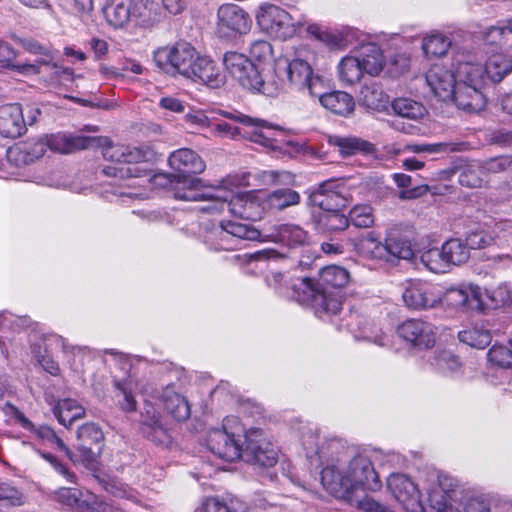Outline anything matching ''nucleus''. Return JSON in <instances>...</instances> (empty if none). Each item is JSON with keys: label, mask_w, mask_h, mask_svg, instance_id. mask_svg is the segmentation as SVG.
Returning a JSON list of instances; mask_svg holds the SVG:
<instances>
[{"label": "nucleus", "mask_w": 512, "mask_h": 512, "mask_svg": "<svg viewBox=\"0 0 512 512\" xmlns=\"http://www.w3.org/2000/svg\"><path fill=\"white\" fill-rule=\"evenodd\" d=\"M103 157L113 163L103 169L105 175L118 179L137 178L143 182L153 180L156 184L169 186L174 197L179 200L203 203L204 199L178 196L179 190L186 191L192 188L190 181H198L197 188L201 190L213 187L203 184L200 178L194 176L202 173L206 165L202 158L191 149L182 148L170 154L168 162L176 172L173 174H152V166L157 159V154L149 146L109 145L104 148Z\"/></svg>", "instance_id": "f257e3e1"}, {"label": "nucleus", "mask_w": 512, "mask_h": 512, "mask_svg": "<svg viewBox=\"0 0 512 512\" xmlns=\"http://www.w3.org/2000/svg\"><path fill=\"white\" fill-rule=\"evenodd\" d=\"M301 442L308 459L322 461L321 485L336 499L353 502L358 491L381 489L382 483L367 455L349 456L340 440L327 439L312 428L302 432Z\"/></svg>", "instance_id": "f03ea898"}, {"label": "nucleus", "mask_w": 512, "mask_h": 512, "mask_svg": "<svg viewBox=\"0 0 512 512\" xmlns=\"http://www.w3.org/2000/svg\"><path fill=\"white\" fill-rule=\"evenodd\" d=\"M455 478L436 469L420 471L417 481L403 473H393L387 488L406 512H439L445 493L452 491Z\"/></svg>", "instance_id": "7ed1b4c3"}, {"label": "nucleus", "mask_w": 512, "mask_h": 512, "mask_svg": "<svg viewBox=\"0 0 512 512\" xmlns=\"http://www.w3.org/2000/svg\"><path fill=\"white\" fill-rule=\"evenodd\" d=\"M348 281L346 269L336 265L327 266L321 270L317 282L306 276L291 278V297L311 307L318 318L325 319L341 310V289Z\"/></svg>", "instance_id": "20e7f679"}, {"label": "nucleus", "mask_w": 512, "mask_h": 512, "mask_svg": "<svg viewBox=\"0 0 512 512\" xmlns=\"http://www.w3.org/2000/svg\"><path fill=\"white\" fill-rule=\"evenodd\" d=\"M197 182L190 181L192 188L186 191L179 190L178 196L204 199L205 204L198 206V211L219 214L227 208L232 215L243 219L256 221L262 218L266 206L254 191L236 193L224 183L201 190L197 188Z\"/></svg>", "instance_id": "39448f33"}, {"label": "nucleus", "mask_w": 512, "mask_h": 512, "mask_svg": "<svg viewBox=\"0 0 512 512\" xmlns=\"http://www.w3.org/2000/svg\"><path fill=\"white\" fill-rule=\"evenodd\" d=\"M221 115L243 125L242 130L226 121L211 120L210 131L214 136L222 138H236L240 134L247 136L252 142L258 143L273 151L288 154L299 153L303 146L293 140L278 139L275 137L276 129L259 118H252L240 112L221 111Z\"/></svg>", "instance_id": "423d86ee"}, {"label": "nucleus", "mask_w": 512, "mask_h": 512, "mask_svg": "<svg viewBox=\"0 0 512 512\" xmlns=\"http://www.w3.org/2000/svg\"><path fill=\"white\" fill-rule=\"evenodd\" d=\"M223 64L232 78L251 92L274 97L281 91V81L270 69L257 67L242 53L226 52L223 56Z\"/></svg>", "instance_id": "0eeeda50"}, {"label": "nucleus", "mask_w": 512, "mask_h": 512, "mask_svg": "<svg viewBox=\"0 0 512 512\" xmlns=\"http://www.w3.org/2000/svg\"><path fill=\"white\" fill-rule=\"evenodd\" d=\"M458 82L453 89V100L459 109L479 112L486 106L483 93L484 70L481 63L458 60Z\"/></svg>", "instance_id": "6e6552de"}, {"label": "nucleus", "mask_w": 512, "mask_h": 512, "mask_svg": "<svg viewBox=\"0 0 512 512\" xmlns=\"http://www.w3.org/2000/svg\"><path fill=\"white\" fill-rule=\"evenodd\" d=\"M255 20L263 33L279 40L293 38L306 23L303 15H292L283 7L269 2L257 7Z\"/></svg>", "instance_id": "1a4fd4ad"}, {"label": "nucleus", "mask_w": 512, "mask_h": 512, "mask_svg": "<svg viewBox=\"0 0 512 512\" xmlns=\"http://www.w3.org/2000/svg\"><path fill=\"white\" fill-rule=\"evenodd\" d=\"M243 426L237 416H228L222 427L211 428L207 432L206 445L218 458L228 462L242 457L245 440Z\"/></svg>", "instance_id": "9d476101"}, {"label": "nucleus", "mask_w": 512, "mask_h": 512, "mask_svg": "<svg viewBox=\"0 0 512 512\" xmlns=\"http://www.w3.org/2000/svg\"><path fill=\"white\" fill-rule=\"evenodd\" d=\"M110 354L123 376L115 375L113 384L116 389L117 404L124 412L137 410L136 394L139 392V382L135 375L131 374L132 362L129 356L116 350H106Z\"/></svg>", "instance_id": "9b49d317"}, {"label": "nucleus", "mask_w": 512, "mask_h": 512, "mask_svg": "<svg viewBox=\"0 0 512 512\" xmlns=\"http://www.w3.org/2000/svg\"><path fill=\"white\" fill-rule=\"evenodd\" d=\"M281 68L285 70L288 82L299 91H307L312 96L327 89L325 79L314 73L311 65L299 57L278 60L276 71Z\"/></svg>", "instance_id": "f8f14e48"}, {"label": "nucleus", "mask_w": 512, "mask_h": 512, "mask_svg": "<svg viewBox=\"0 0 512 512\" xmlns=\"http://www.w3.org/2000/svg\"><path fill=\"white\" fill-rule=\"evenodd\" d=\"M200 56L188 42L179 41L172 46L159 47L153 53L155 64L161 69L171 67L184 77L193 73V66Z\"/></svg>", "instance_id": "ddd939ff"}, {"label": "nucleus", "mask_w": 512, "mask_h": 512, "mask_svg": "<svg viewBox=\"0 0 512 512\" xmlns=\"http://www.w3.org/2000/svg\"><path fill=\"white\" fill-rule=\"evenodd\" d=\"M243 458L245 461L264 468L273 467L278 462V448L270 442L258 428L245 431Z\"/></svg>", "instance_id": "4468645a"}, {"label": "nucleus", "mask_w": 512, "mask_h": 512, "mask_svg": "<svg viewBox=\"0 0 512 512\" xmlns=\"http://www.w3.org/2000/svg\"><path fill=\"white\" fill-rule=\"evenodd\" d=\"M77 453H72L74 463L81 462L86 468L95 470L101 454L104 434L95 423H85L77 430Z\"/></svg>", "instance_id": "2eb2a0df"}, {"label": "nucleus", "mask_w": 512, "mask_h": 512, "mask_svg": "<svg viewBox=\"0 0 512 512\" xmlns=\"http://www.w3.org/2000/svg\"><path fill=\"white\" fill-rule=\"evenodd\" d=\"M27 49L31 53L41 54L42 56L33 62L14 64L13 70L26 76L43 74L48 76L50 81H62L72 78V70L53 62L52 57L44 51L45 49L41 45L30 43Z\"/></svg>", "instance_id": "dca6fc26"}, {"label": "nucleus", "mask_w": 512, "mask_h": 512, "mask_svg": "<svg viewBox=\"0 0 512 512\" xmlns=\"http://www.w3.org/2000/svg\"><path fill=\"white\" fill-rule=\"evenodd\" d=\"M252 26L249 14L236 4H223L217 11V33L223 38L247 34Z\"/></svg>", "instance_id": "f3484780"}, {"label": "nucleus", "mask_w": 512, "mask_h": 512, "mask_svg": "<svg viewBox=\"0 0 512 512\" xmlns=\"http://www.w3.org/2000/svg\"><path fill=\"white\" fill-rule=\"evenodd\" d=\"M442 290L424 281L407 282L402 293L405 306L409 309L422 311L438 307L441 304Z\"/></svg>", "instance_id": "a211bd4d"}, {"label": "nucleus", "mask_w": 512, "mask_h": 512, "mask_svg": "<svg viewBox=\"0 0 512 512\" xmlns=\"http://www.w3.org/2000/svg\"><path fill=\"white\" fill-rule=\"evenodd\" d=\"M471 55H458L455 59L454 71L446 69L441 65H433L426 74V82L433 93L442 101L452 98L453 89L458 82V60H471Z\"/></svg>", "instance_id": "6ab92c4d"}, {"label": "nucleus", "mask_w": 512, "mask_h": 512, "mask_svg": "<svg viewBox=\"0 0 512 512\" xmlns=\"http://www.w3.org/2000/svg\"><path fill=\"white\" fill-rule=\"evenodd\" d=\"M482 288L475 284H461L442 291L441 304L452 309L483 310Z\"/></svg>", "instance_id": "aec40b11"}, {"label": "nucleus", "mask_w": 512, "mask_h": 512, "mask_svg": "<svg viewBox=\"0 0 512 512\" xmlns=\"http://www.w3.org/2000/svg\"><path fill=\"white\" fill-rule=\"evenodd\" d=\"M399 336L417 349H428L436 341V327L422 319H408L398 326Z\"/></svg>", "instance_id": "412c9836"}, {"label": "nucleus", "mask_w": 512, "mask_h": 512, "mask_svg": "<svg viewBox=\"0 0 512 512\" xmlns=\"http://www.w3.org/2000/svg\"><path fill=\"white\" fill-rule=\"evenodd\" d=\"M343 191L344 185L340 180L329 179L318 184L311 192L310 200L322 211L341 210L348 203Z\"/></svg>", "instance_id": "4be33fe9"}, {"label": "nucleus", "mask_w": 512, "mask_h": 512, "mask_svg": "<svg viewBox=\"0 0 512 512\" xmlns=\"http://www.w3.org/2000/svg\"><path fill=\"white\" fill-rule=\"evenodd\" d=\"M95 144L103 145L102 151L112 143L107 139L88 137L80 134L58 132L47 137V146L56 152L69 154L77 150L87 149Z\"/></svg>", "instance_id": "5701e85b"}, {"label": "nucleus", "mask_w": 512, "mask_h": 512, "mask_svg": "<svg viewBox=\"0 0 512 512\" xmlns=\"http://www.w3.org/2000/svg\"><path fill=\"white\" fill-rule=\"evenodd\" d=\"M452 489L445 493L443 509L439 512H491L490 504L485 498L464 497L456 480Z\"/></svg>", "instance_id": "b1692460"}, {"label": "nucleus", "mask_w": 512, "mask_h": 512, "mask_svg": "<svg viewBox=\"0 0 512 512\" xmlns=\"http://www.w3.org/2000/svg\"><path fill=\"white\" fill-rule=\"evenodd\" d=\"M425 362L434 373L444 377H456L462 373L463 364L453 351L436 348L425 355Z\"/></svg>", "instance_id": "393cba45"}, {"label": "nucleus", "mask_w": 512, "mask_h": 512, "mask_svg": "<svg viewBox=\"0 0 512 512\" xmlns=\"http://www.w3.org/2000/svg\"><path fill=\"white\" fill-rule=\"evenodd\" d=\"M186 78L203 84L211 89H218L225 84V75L217 64L208 57L200 56L193 66V73Z\"/></svg>", "instance_id": "a878e982"}, {"label": "nucleus", "mask_w": 512, "mask_h": 512, "mask_svg": "<svg viewBox=\"0 0 512 512\" xmlns=\"http://www.w3.org/2000/svg\"><path fill=\"white\" fill-rule=\"evenodd\" d=\"M349 318L351 321L347 323V328L352 333H355L356 339H364L380 347H389L391 345V336L374 323L362 319L356 313H351Z\"/></svg>", "instance_id": "bb28decb"}, {"label": "nucleus", "mask_w": 512, "mask_h": 512, "mask_svg": "<svg viewBox=\"0 0 512 512\" xmlns=\"http://www.w3.org/2000/svg\"><path fill=\"white\" fill-rule=\"evenodd\" d=\"M26 131V121L20 104L12 103L0 107V134L17 138Z\"/></svg>", "instance_id": "cd10ccee"}, {"label": "nucleus", "mask_w": 512, "mask_h": 512, "mask_svg": "<svg viewBox=\"0 0 512 512\" xmlns=\"http://www.w3.org/2000/svg\"><path fill=\"white\" fill-rule=\"evenodd\" d=\"M157 399L168 415L175 421H186L191 414V408L186 397L176 392L173 385H167L157 392Z\"/></svg>", "instance_id": "c85d7f7f"}, {"label": "nucleus", "mask_w": 512, "mask_h": 512, "mask_svg": "<svg viewBox=\"0 0 512 512\" xmlns=\"http://www.w3.org/2000/svg\"><path fill=\"white\" fill-rule=\"evenodd\" d=\"M265 237L289 248L304 247L310 243L309 233L301 226L294 223H284L274 226L272 231Z\"/></svg>", "instance_id": "c756f323"}, {"label": "nucleus", "mask_w": 512, "mask_h": 512, "mask_svg": "<svg viewBox=\"0 0 512 512\" xmlns=\"http://www.w3.org/2000/svg\"><path fill=\"white\" fill-rule=\"evenodd\" d=\"M133 22L143 28L156 26L164 17L163 8L156 0H133Z\"/></svg>", "instance_id": "7c9ffc66"}, {"label": "nucleus", "mask_w": 512, "mask_h": 512, "mask_svg": "<svg viewBox=\"0 0 512 512\" xmlns=\"http://www.w3.org/2000/svg\"><path fill=\"white\" fill-rule=\"evenodd\" d=\"M16 419L24 429L34 433V435L43 443L63 451L71 461H75L72 452L51 427L46 425L36 427L27 417L24 416V414L20 412H17Z\"/></svg>", "instance_id": "2f4dec72"}, {"label": "nucleus", "mask_w": 512, "mask_h": 512, "mask_svg": "<svg viewBox=\"0 0 512 512\" xmlns=\"http://www.w3.org/2000/svg\"><path fill=\"white\" fill-rule=\"evenodd\" d=\"M325 91L326 90H323L319 94H312L311 97H317L321 105L334 114L347 116L353 112L355 103L350 94L343 91H332L328 93Z\"/></svg>", "instance_id": "473e14b6"}, {"label": "nucleus", "mask_w": 512, "mask_h": 512, "mask_svg": "<svg viewBox=\"0 0 512 512\" xmlns=\"http://www.w3.org/2000/svg\"><path fill=\"white\" fill-rule=\"evenodd\" d=\"M307 31L327 46L338 49L347 47L355 35V32L351 28L330 30L324 29L317 24L308 25Z\"/></svg>", "instance_id": "72a5a7b5"}, {"label": "nucleus", "mask_w": 512, "mask_h": 512, "mask_svg": "<svg viewBox=\"0 0 512 512\" xmlns=\"http://www.w3.org/2000/svg\"><path fill=\"white\" fill-rule=\"evenodd\" d=\"M142 430L143 433L154 442L166 444L170 440V436L163 426L159 414L148 403L145 404Z\"/></svg>", "instance_id": "f704fd0d"}, {"label": "nucleus", "mask_w": 512, "mask_h": 512, "mask_svg": "<svg viewBox=\"0 0 512 512\" xmlns=\"http://www.w3.org/2000/svg\"><path fill=\"white\" fill-rule=\"evenodd\" d=\"M482 67L484 78L488 77L493 82H499L512 72V56L503 51H493Z\"/></svg>", "instance_id": "c9c22d12"}, {"label": "nucleus", "mask_w": 512, "mask_h": 512, "mask_svg": "<svg viewBox=\"0 0 512 512\" xmlns=\"http://www.w3.org/2000/svg\"><path fill=\"white\" fill-rule=\"evenodd\" d=\"M52 411L58 422L65 427L85 416L84 407L72 398L58 400L53 406Z\"/></svg>", "instance_id": "e433bc0d"}, {"label": "nucleus", "mask_w": 512, "mask_h": 512, "mask_svg": "<svg viewBox=\"0 0 512 512\" xmlns=\"http://www.w3.org/2000/svg\"><path fill=\"white\" fill-rule=\"evenodd\" d=\"M358 254L370 260L388 261L387 237L382 243L374 232L368 233L356 246Z\"/></svg>", "instance_id": "4c0bfd02"}, {"label": "nucleus", "mask_w": 512, "mask_h": 512, "mask_svg": "<svg viewBox=\"0 0 512 512\" xmlns=\"http://www.w3.org/2000/svg\"><path fill=\"white\" fill-rule=\"evenodd\" d=\"M133 0H110L105 7L106 20L114 27H123L129 21H133Z\"/></svg>", "instance_id": "58836bf2"}, {"label": "nucleus", "mask_w": 512, "mask_h": 512, "mask_svg": "<svg viewBox=\"0 0 512 512\" xmlns=\"http://www.w3.org/2000/svg\"><path fill=\"white\" fill-rule=\"evenodd\" d=\"M357 57L364 73L377 76L382 71L384 56L378 45L370 43L363 46Z\"/></svg>", "instance_id": "ea45409f"}, {"label": "nucleus", "mask_w": 512, "mask_h": 512, "mask_svg": "<svg viewBox=\"0 0 512 512\" xmlns=\"http://www.w3.org/2000/svg\"><path fill=\"white\" fill-rule=\"evenodd\" d=\"M300 194L290 188H281L272 191L264 200L266 209L281 211L300 203Z\"/></svg>", "instance_id": "a19ab883"}, {"label": "nucleus", "mask_w": 512, "mask_h": 512, "mask_svg": "<svg viewBox=\"0 0 512 512\" xmlns=\"http://www.w3.org/2000/svg\"><path fill=\"white\" fill-rule=\"evenodd\" d=\"M348 226L349 220L340 210L322 211L316 218V229L322 233L343 231Z\"/></svg>", "instance_id": "79ce46f5"}, {"label": "nucleus", "mask_w": 512, "mask_h": 512, "mask_svg": "<svg viewBox=\"0 0 512 512\" xmlns=\"http://www.w3.org/2000/svg\"><path fill=\"white\" fill-rule=\"evenodd\" d=\"M330 143L338 147L343 156H351L359 152L368 154L374 151L373 144L357 137L335 136L331 138Z\"/></svg>", "instance_id": "37998d69"}, {"label": "nucleus", "mask_w": 512, "mask_h": 512, "mask_svg": "<svg viewBox=\"0 0 512 512\" xmlns=\"http://www.w3.org/2000/svg\"><path fill=\"white\" fill-rule=\"evenodd\" d=\"M360 59L357 56H345L338 64L339 79L352 85L361 80L364 75Z\"/></svg>", "instance_id": "c03bdc74"}, {"label": "nucleus", "mask_w": 512, "mask_h": 512, "mask_svg": "<svg viewBox=\"0 0 512 512\" xmlns=\"http://www.w3.org/2000/svg\"><path fill=\"white\" fill-rule=\"evenodd\" d=\"M388 259L390 256L408 260L413 257V249L410 241L403 237L397 230H391L387 234Z\"/></svg>", "instance_id": "a18cd8bd"}, {"label": "nucleus", "mask_w": 512, "mask_h": 512, "mask_svg": "<svg viewBox=\"0 0 512 512\" xmlns=\"http://www.w3.org/2000/svg\"><path fill=\"white\" fill-rule=\"evenodd\" d=\"M442 253H444L447 264L460 265L465 263L470 257V249L466 242L460 239H450L442 245Z\"/></svg>", "instance_id": "49530a36"}, {"label": "nucleus", "mask_w": 512, "mask_h": 512, "mask_svg": "<svg viewBox=\"0 0 512 512\" xmlns=\"http://www.w3.org/2000/svg\"><path fill=\"white\" fill-rule=\"evenodd\" d=\"M392 108L397 115L411 120L421 119L426 114L424 105L411 98L395 99L392 102Z\"/></svg>", "instance_id": "de8ad7c7"}, {"label": "nucleus", "mask_w": 512, "mask_h": 512, "mask_svg": "<svg viewBox=\"0 0 512 512\" xmlns=\"http://www.w3.org/2000/svg\"><path fill=\"white\" fill-rule=\"evenodd\" d=\"M392 177L397 186L402 188V190L397 193V197L400 200L416 199L429 191L428 185H419L409 188L412 178L404 173H394Z\"/></svg>", "instance_id": "09e8293b"}, {"label": "nucleus", "mask_w": 512, "mask_h": 512, "mask_svg": "<svg viewBox=\"0 0 512 512\" xmlns=\"http://www.w3.org/2000/svg\"><path fill=\"white\" fill-rule=\"evenodd\" d=\"M458 338L462 343L477 349H484L491 342L489 330L477 326L460 331Z\"/></svg>", "instance_id": "8fccbe9b"}, {"label": "nucleus", "mask_w": 512, "mask_h": 512, "mask_svg": "<svg viewBox=\"0 0 512 512\" xmlns=\"http://www.w3.org/2000/svg\"><path fill=\"white\" fill-rule=\"evenodd\" d=\"M458 181L462 186L478 188L485 182L479 161L471 162L460 169Z\"/></svg>", "instance_id": "3c124183"}, {"label": "nucleus", "mask_w": 512, "mask_h": 512, "mask_svg": "<svg viewBox=\"0 0 512 512\" xmlns=\"http://www.w3.org/2000/svg\"><path fill=\"white\" fill-rule=\"evenodd\" d=\"M465 149L464 143H446L439 142L434 144H414L406 145L403 149L398 148L395 152L400 153L402 151H411L414 153H448L454 151H462Z\"/></svg>", "instance_id": "603ef678"}, {"label": "nucleus", "mask_w": 512, "mask_h": 512, "mask_svg": "<svg viewBox=\"0 0 512 512\" xmlns=\"http://www.w3.org/2000/svg\"><path fill=\"white\" fill-rule=\"evenodd\" d=\"M420 261L433 273H445L449 269L445 255L442 253V247L430 248L423 251L420 256Z\"/></svg>", "instance_id": "864d4df0"}, {"label": "nucleus", "mask_w": 512, "mask_h": 512, "mask_svg": "<svg viewBox=\"0 0 512 512\" xmlns=\"http://www.w3.org/2000/svg\"><path fill=\"white\" fill-rule=\"evenodd\" d=\"M483 293V310L490 307H498L508 301H510L512 305V295L507 284H501L494 290H487L482 288L481 294Z\"/></svg>", "instance_id": "5fc2aeb1"}, {"label": "nucleus", "mask_w": 512, "mask_h": 512, "mask_svg": "<svg viewBox=\"0 0 512 512\" xmlns=\"http://www.w3.org/2000/svg\"><path fill=\"white\" fill-rule=\"evenodd\" d=\"M250 55L254 60L261 63L259 67L270 69L274 73V76L277 77L276 68L273 69L272 66L270 65V62L273 59V49L268 41H254L250 46Z\"/></svg>", "instance_id": "6e6d98bb"}, {"label": "nucleus", "mask_w": 512, "mask_h": 512, "mask_svg": "<svg viewBox=\"0 0 512 512\" xmlns=\"http://www.w3.org/2000/svg\"><path fill=\"white\" fill-rule=\"evenodd\" d=\"M451 41L441 33H433L423 39L422 49L426 55L443 56L448 51Z\"/></svg>", "instance_id": "4d7b16f0"}, {"label": "nucleus", "mask_w": 512, "mask_h": 512, "mask_svg": "<svg viewBox=\"0 0 512 512\" xmlns=\"http://www.w3.org/2000/svg\"><path fill=\"white\" fill-rule=\"evenodd\" d=\"M489 228L492 229V233L495 237V245L499 247L512 245L511 219L492 220L489 222Z\"/></svg>", "instance_id": "13d9d810"}, {"label": "nucleus", "mask_w": 512, "mask_h": 512, "mask_svg": "<svg viewBox=\"0 0 512 512\" xmlns=\"http://www.w3.org/2000/svg\"><path fill=\"white\" fill-rule=\"evenodd\" d=\"M229 228L230 233L235 239V242L237 243V247H239L241 241L243 240H250V241H256V240H264L262 238V234L259 230L255 229L254 227H251L247 224L237 223L233 221H226Z\"/></svg>", "instance_id": "bf43d9fd"}, {"label": "nucleus", "mask_w": 512, "mask_h": 512, "mask_svg": "<svg viewBox=\"0 0 512 512\" xmlns=\"http://www.w3.org/2000/svg\"><path fill=\"white\" fill-rule=\"evenodd\" d=\"M466 243L469 249H482L495 245V237L492 229L489 228V223H485L483 229L471 232L466 238Z\"/></svg>", "instance_id": "052dcab7"}, {"label": "nucleus", "mask_w": 512, "mask_h": 512, "mask_svg": "<svg viewBox=\"0 0 512 512\" xmlns=\"http://www.w3.org/2000/svg\"><path fill=\"white\" fill-rule=\"evenodd\" d=\"M347 218L349 223H352L358 228H368L371 227L374 223L373 210L369 205L354 206L350 210L349 217Z\"/></svg>", "instance_id": "680f3d73"}, {"label": "nucleus", "mask_w": 512, "mask_h": 512, "mask_svg": "<svg viewBox=\"0 0 512 512\" xmlns=\"http://www.w3.org/2000/svg\"><path fill=\"white\" fill-rule=\"evenodd\" d=\"M26 496L17 487L7 482H0V503L5 506H21L25 504Z\"/></svg>", "instance_id": "e2e57ef3"}, {"label": "nucleus", "mask_w": 512, "mask_h": 512, "mask_svg": "<svg viewBox=\"0 0 512 512\" xmlns=\"http://www.w3.org/2000/svg\"><path fill=\"white\" fill-rule=\"evenodd\" d=\"M55 498L58 502L69 507H85L83 500L86 498V495L76 488H59L55 492Z\"/></svg>", "instance_id": "0e129e2a"}, {"label": "nucleus", "mask_w": 512, "mask_h": 512, "mask_svg": "<svg viewBox=\"0 0 512 512\" xmlns=\"http://www.w3.org/2000/svg\"><path fill=\"white\" fill-rule=\"evenodd\" d=\"M487 356L489 362L498 367L509 368L512 366V349L504 345H493L489 349Z\"/></svg>", "instance_id": "69168bd1"}, {"label": "nucleus", "mask_w": 512, "mask_h": 512, "mask_svg": "<svg viewBox=\"0 0 512 512\" xmlns=\"http://www.w3.org/2000/svg\"><path fill=\"white\" fill-rule=\"evenodd\" d=\"M484 39L486 45L490 46L491 48L495 47L501 51L507 47L512 46L507 35L505 34V29H503L502 26L490 27L486 31ZM493 51L494 49H491V52Z\"/></svg>", "instance_id": "338daca9"}, {"label": "nucleus", "mask_w": 512, "mask_h": 512, "mask_svg": "<svg viewBox=\"0 0 512 512\" xmlns=\"http://www.w3.org/2000/svg\"><path fill=\"white\" fill-rule=\"evenodd\" d=\"M104 488L114 497L127 499L134 502L138 500L137 492L119 480L112 479L107 481L104 485Z\"/></svg>", "instance_id": "774afa93"}]
</instances>
